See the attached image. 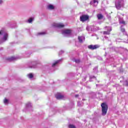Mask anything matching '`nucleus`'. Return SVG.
<instances>
[{
	"label": "nucleus",
	"instance_id": "f257e3e1",
	"mask_svg": "<svg viewBox=\"0 0 128 128\" xmlns=\"http://www.w3.org/2000/svg\"><path fill=\"white\" fill-rule=\"evenodd\" d=\"M101 106L102 108V116H106V112H108V107L105 103H102Z\"/></svg>",
	"mask_w": 128,
	"mask_h": 128
},
{
	"label": "nucleus",
	"instance_id": "f03ea898",
	"mask_svg": "<svg viewBox=\"0 0 128 128\" xmlns=\"http://www.w3.org/2000/svg\"><path fill=\"white\" fill-rule=\"evenodd\" d=\"M116 7L117 10H120L124 6L123 0H116L115 2Z\"/></svg>",
	"mask_w": 128,
	"mask_h": 128
},
{
	"label": "nucleus",
	"instance_id": "7ed1b4c3",
	"mask_svg": "<svg viewBox=\"0 0 128 128\" xmlns=\"http://www.w3.org/2000/svg\"><path fill=\"white\" fill-rule=\"evenodd\" d=\"M0 36H3V38L2 39V42H6V40H8V35L4 30H1L0 31Z\"/></svg>",
	"mask_w": 128,
	"mask_h": 128
},
{
	"label": "nucleus",
	"instance_id": "20e7f679",
	"mask_svg": "<svg viewBox=\"0 0 128 128\" xmlns=\"http://www.w3.org/2000/svg\"><path fill=\"white\" fill-rule=\"evenodd\" d=\"M62 34L64 36H68L72 34V30L70 29H66L62 31Z\"/></svg>",
	"mask_w": 128,
	"mask_h": 128
},
{
	"label": "nucleus",
	"instance_id": "39448f33",
	"mask_svg": "<svg viewBox=\"0 0 128 128\" xmlns=\"http://www.w3.org/2000/svg\"><path fill=\"white\" fill-rule=\"evenodd\" d=\"M90 19V16L88 15H82L80 16V20L82 22H86V20H88Z\"/></svg>",
	"mask_w": 128,
	"mask_h": 128
},
{
	"label": "nucleus",
	"instance_id": "423d86ee",
	"mask_svg": "<svg viewBox=\"0 0 128 128\" xmlns=\"http://www.w3.org/2000/svg\"><path fill=\"white\" fill-rule=\"evenodd\" d=\"M52 26L53 28H64V24L61 23H54Z\"/></svg>",
	"mask_w": 128,
	"mask_h": 128
},
{
	"label": "nucleus",
	"instance_id": "0eeeda50",
	"mask_svg": "<svg viewBox=\"0 0 128 128\" xmlns=\"http://www.w3.org/2000/svg\"><path fill=\"white\" fill-rule=\"evenodd\" d=\"M98 48V45H90L88 46V48H89V50H96V48Z\"/></svg>",
	"mask_w": 128,
	"mask_h": 128
},
{
	"label": "nucleus",
	"instance_id": "6e6552de",
	"mask_svg": "<svg viewBox=\"0 0 128 128\" xmlns=\"http://www.w3.org/2000/svg\"><path fill=\"white\" fill-rule=\"evenodd\" d=\"M106 28H107L108 31H104L103 32L104 34H110V32H112V28L106 27Z\"/></svg>",
	"mask_w": 128,
	"mask_h": 128
},
{
	"label": "nucleus",
	"instance_id": "1a4fd4ad",
	"mask_svg": "<svg viewBox=\"0 0 128 128\" xmlns=\"http://www.w3.org/2000/svg\"><path fill=\"white\" fill-rule=\"evenodd\" d=\"M55 96L57 100H64V96L60 94H56Z\"/></svg>",
	"mask_w": 128,
	"mask_h": 128
},
{
	"label": "nucleus",
	"instance_id": "9d476101",
	"mask_svg": "<svg viewBox=\"0 0 128 128\" xmlns=\"http://www.w3.org/2000/svg\"><path fill=\"white\" fill-rule=\"evenodd\" d=\"M78 40L79 42H84L85 38L84 36H78Z\"/></svg>",
	"mask_w": 128,
	"mask_h": 128
},
{
	"label": "nucleus",
	"instance_id": "9b49d317",
	"mask_svg": "<svg viewBox=\"0 0 128 128\" xmlns=\"http://www.w3.org/2000/svg\"><path fill=\"white\" fill-rule=\"evenodd\" d=\"M97 18L98 20H102L104 18V16L102 14H97Z\"/></svg>",
	"mask_w": 128,
	"mask_h": 128
},
{
	"label": "nucleus",
	"instance_id": "f8f14e48",
	"mask_svg": "<svg viewBox=\"0 0 128 128\" xmlns=\"http://www.w3.org/2000/svg\"><path fill=\"white\" fill-rule=\"evenodd\" d=\"M60 60H57L55 62L52 64V66H54L56 64H58V62H60Z\"/></svg>",
	"mask_w": 128,
	"mask_h": 128
},
{
	"label": "nucleus",
	"instance_id": "ddd939ff",
	"mask_svg": "<svg viewBox=\"0 0 128 128\" xmlns=\"http://www.w3.org/2000/svg\"><path fill=\"white\" fill-rule=\"evenodd\" d=\"M26 108H32V104L31 103H28L26 104Z\"/></svg>",
	"mask_w": 128,
	"mask_h": 128
},
{
	"label": "nucleus",
	"instance_id": "4468645a",
	"mask_svg": "<svg viewBox=\"0 0 128 128\" xmlns=\"http://www.w3.org/2000/svg\"><path fill=\"white\" fill-rule=\"evenodd\" d=\"M48 10H54V6L53 5L50 4L48 6Z\"/></svg>",
	"mask_w": 128,
	"mask_h": 128
},
{
	"label": "nucleus",
	"instance_id": "2eb2a0df",
	"mask_svg": "<svg viewBox=\"0 0 128 128\" xmlns=\"http://www.w3.org/2000/svg\"><path fill=\"white\" fill-rule=\"evenodd\" d=\"M94 2V6H98V0H93Z\"/></svg>",
	"mask_w": 128,
	"mask_h": 128
},
{
	"label": "nucleus",
	"instance_id": "dca6fc26",
	"mask_svg": "<svg viewBox=\"0 0 128 128\" xmlns=\"http://www.w3.org/2000/svg\"><path fill=\"white\" fill-rule=\"evenodd\" d=\"M4 104H8V100L5 98L4 100Z\"/></svg>",
	"mask_w": 128,
	"mask_h": 128
},
{
	"label": "nucleus",
	"instance_id": "f3484780",
	"mask_svg": "<svg viewBox=\"0 0 128 128\" xmlns=\"http://www.w3.org/2000/svg\"><path fill=\"white\" fill-rule=\"evenodd\" d=\"M28 78H34V75L32 74H30L28 75Z\"/></svg>",
	"mask_w": 128,
	"mask_h": 128
},
{
	"label": "nucleus",
	"instance_id": "a211bd4d",
	"mask_svg": "<svg viewBox=\"0 0 128 128\" xmlns=\"http://www.w3.org/2000/svg\"><path fill=\"white\" fill-rule=\"evenodd\" d=\"M10 60H16V58L14 57V56H12L10 58Z\"/></svg>",
	"mask_w": 128,
	"mask_h": 128
},
{
	"label": "nucleus",
	"instance_id": "6ab92c4d",
	"mask_svg": "<svg viewBox=\"0 0 128 128\" xmlns=\"http://www.w3.org/2000/svg\"><path fill=\"white\" fill-rule=\"evenodd\" d=\"M34 20V18H30L28 20V22L31 24V22Z\"/></svg>",
	"mask_w": 128,
	"mask_h": 128
},
{
	"label": "nucleus",
	"instance_id": "aec40b11",
	"mask_svg": "<svg viewBox=\"0 0 128 128\" xmlns=\"http://www.w3.org/2000/svg\"><path fill=\"white\" fill-rule=\"evenodd\" d=\"M38 34L39 36L42 35V34H46V32H39V33H38Z\"/></svg>",
	"mask_w": 128,
	"mask_h": 128
},
{
	"label": "nucleus",
	"instance_id": "412c9836",
	"mask_svg": "<svg viewBox=\"0 0 128 128\" xmlns=\"http://www.w3.org/2000/svg\"><path fill=\"white\" fill-rule=\"evenodd\" d=\"M120 24H126V22L124 20L120 21Z\"/></svg>",
	"mask_w": 128,
	"mask_h": 128
},
{
	"label": "nucleus",
	"instance_id": "4be33fe9",
	"mask_svg": "<svg viewBox=\"0 0 128 128\" xmlns=\"http://www.w3.org/2000/svg\"><path fill=\"white\" fill-rule=\"evenodd\" d=\"M126 30L124 29V28H121V32H124Z\"/></svg>",
	"mask_w": 128,
	"mask_h": 128
},
{
	"label": "nucleus",
	"instance_id": "5701e85b",
	"mask_svg": "<svg viewBox=\"0 0 128 128\" xmlns=\"http://www.w3.org/2000/svg\"><path fill=\"white\" fill-rule=\"evenodd\" d=\"M75 62H76V64H78L80 62V60H75Z\"/></svg>",
	"mask_w": 128,
	"mask_h": 128
},
{
	"label": "nucleus",
	"instance_id": "b1692460",
	"mask_svg": "<svg viewBox=\"0 0 128 128\" xmlns=\"http://www.w3.org/2000/svg\"><path fill=\"white\" fill-rule=\"evenodd\" d=\"M92 78H96V77L94 76H92V77L90 78V82H92Z\"/></svg>",
	"mask_w": 128,
	"mask_h": 128
},
{
	"label": "nucleus",
	"instance_id": "393cba45",
	"mask_svg": "<svg viewBox=\"0 0 128 128\" xmlns=\"http://www.w3.org/2000/svg\"><path fill=\"white\" fill-rule=\"evenodd\" d=\"M64 52V51L62 50L59 52V54H62Z\"/></svg>",
	"mask_w": 128,
	"mask_h": 128
},
{
	"label": "nucleus",
	"instance_id": "a878e982",
	"mask_svg": "<svg viewBox=\"0 0 128 128\" xmlns=\"http://www.w3.org/2000/svg\"><path fill=\"white\" fill-rule=\"evenodd\" d=\"M125 86H128V82H126Z\"/></svg>",
	"mask_w": 128,
	"mask_h": 128
},
{
	"label": "nucleus",
	"instance_id": "bb28decb",
	"mask_svg": "<svg viewBox=\"0 0 128 128\" xmlns=\"http://www.w3.org/2000/svg\"><path fill=\"white\" fill-rule=\"evenodd\" d=\"M2 0H0V4H2Z\"/></svg>",
	"mask_w": 128,
	"mask_h": 128
},
{
	"label": "nucleus",
	"instance_id": "cd10ccee",
	"mask_svg": "<svg viewBox=\"0 0 128 128\" xmlns=\"http://www.w3.org/2000/svg\"><path fill=\"white\" fill-rule=\"evenodd\" d=\"M78 106H80V102H78Z\"/></svg>",
	"mask_w": 128,
	"mask_h": 128
},
{
	"label": "nucleus",
	"instance_id": "c85d7f7f",
	"mask_svg": "<svg viewBox=\"0 0 128 128\" xmlns=\"http://www.w3.org/2000/svg\"><path fill=\"white\" fill-rule=\"evenodd\" d=\"M78 94L76 95V98H78Z\"/></svg>",
	"mask_w": 128,
	"mask_h": 128
}]
</instances>
